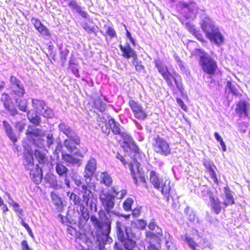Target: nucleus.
Returning a JSON list of instances; mask_svg holds the SVG:
<instances>
[{"mask_svg": "<svg viewBox=\"0 0 250 250\" xmlns=\"http://www.w3.org/2000/svg\"><path fill=\"white\" fill-rule=\"evenodd\" d=\"M201 28L210 41L217 45H220L224 41V38L219 29L214 25V21L208 17H202L200 22Z\"/></svg>", "mask_w": 250, "mask_h": 250, "instance_id": "nucleus-1", "label": "nucleus"}, {"mask_svg": "<svg viewBox=\"0 0 250 250\" xmlns=\"http://www.w3.org/2000/svg\"><path fill=\"white\" fill-rule=\"evenodd\" d=\"M25 159L23 162L26 168L30 171V176L36 184L40 183L42 179V170L37 165H34L32 153L28 151L24 152Z\"/></svg>", "mask_w": 250, "mask_h": 250, "instance_id": "nucleus-2", "label": "nucleus"}, {"mask_svg": "<svg viewBox=\"0 0 250 250\" xmlns=\"http://www.w3.org/2000/svg\"><path fill=\"white\" fill-rule=\"evenodd\" d=\"M115 196L109 193L102 192L100 194V198L104 207L107 218L109 217L111 219L119 220V214L111 210L114 206V199Z\"/></svg>", "mask_w": 250, "mask_h": 250, "instance_id": "nucleus-3", "label": "nucleus"}, {"mask_svg": "<svg viewBox=\"0 0 250 250\" xmlns=\"http://www.w3.org/2000/svg\"><path fill=\"white\" fill-rule=\"evenodd\" d=\"M155 66L158 71L162 75L164 79L166 81L167 84L170 88L174 91V86L172 83L171 78L174 80L175 85L180 92L182 91L183 87L180 82L178 81L173 76L170 75L167 70V66L160 61H155ZM174 92V91H173Z\"/></svg>", "mask_w": 250, "mask_h": 250, "instance_id": "nucleus-4", "label": "nucleus"}, {"mask_svg": "<svg viewBox=\"0 0 250 250\" xmlns=\"http://www.w3.org/2000/svg\"><path fill=\"white\" fill-rule=\"evenodd\" d=\"M200 63L203 70L208 74H214L217 67L216 62L204 51L200 55Z\"/></svg>", "mask_w": 250, "mask_h": 250, "instance_id": "nucleus-5", "label": "nucleus"}, {"mask_svg": "<svg viewBox=\"0 0 250 250\" xmlns=\"http://www.w3.org/2000/svg\"><path fill=\"white\" fill-rule=\"evenodd\" d=\"M154 150L157 153L167 156L170 153L171 149L169 144L164 139L156 137L153 144Z\"/></svg>", "mask_w": 250, "mask_h": 250, "instance_id": "nucleus-6", "label": "nucleus"}, {"mask_svg": "<svg viewBox=\"0 0 250 250\" xmlns=\"http://www.w3.org/2000/svg\"><path fill=\"white\" fill-rule=\"evenodd\" d=\"M41 133V130L35 126H28L26 132L29 139L33 141V143L38 147L42 148L44 147V141L39 137Z\"/></svg>", "mask_w": 250, "mask_h": 250, "instance_id": "nucleus-7", "label": "nucleus"}, {"mask_svg": "<svg viewBox=\"0 0 250 250\" xmlns=\"http://www.w3.org/2000/svg\"><path fill=\"white\" fill-rule=\"evenodd\" d=\"M128 104L136 118L144 120L147 117L146 109L139 103L130 100L128 102Z\"/></svg>", "mask_w": 250, "mask_h": 250, "instance_id": "nucleus-8", "label": "nucleus"}, {"mask_svg": "<svg viewBox=\"0 0 250 250\" xmlns=\"http://www.w3.org/2000/svg\"><path fill=\"white\" fill-rule=\"evenodd\" d=\"M90 219L95 228L101 230L105 234H107L109 233L111 229V222L113 220H115V219H111L109 217L107 218L106 214V219L104 222L100 221L96 217L93 216L91 217Z\"/></svg>", "mask_w": 250, "mask_h": 250, "instance_id": "nucleus-9", "label": "nucleus"}, {"mask_svg": "<svg viewBox=\"0 0 250 250\" xmlns=\"http://www.w3.org/2000/svg\"><path fill=\"white\" fill-rule=\"evenodd\" d=\"M140 164L137 161H134L133 163L129 164V169L131 171V176L134 180V182L136 185H138L137 177L139 178L140 182L146 183V178L144 174L142 172L140 168Z\"/></svg>", "mask_w": 250, "mask_h": 250, "instance_id": "nucleus-10", "label": "nucleus"}, {"mask_svg": "<svg viewBox=\"0 0 250 250\" xmlns=\"http://www.w3.org/2000/svg\"><path fill=\"white\" fill-rule=\"evenodd\" d=\"M10 88L15 96L22 97L25 93L23 85L15 77H10Z\"/></svg>", "mask_w": 250, "mask_h": 250, "instance_id": "nucleus-11", "label": "nucleus"}, {"mask_svg": "<svg viewBox=\"0 0 250 250\" xmlns=\"http://www.w3.org/2000/svg\"><path fill=\"white\" fill-rule=\"evenodd\" d=\"M96 169V161L95 159L90 158L85 166L83 176L85 179L86 183L88 182L86 181L87 179H90L94 174Z\"/></svg>", "mask_w": 250, "mask_h": 250, "instance_id": "nucleus-12", "label": "nucleus"}, {"mask_svg": "<svg viewBox=\"0 0 250 250\" xmlns=\"http://www.w3.org/2000/svg\"><path fill=\"white\" fill-rule=\"evenodd\" d=\"M79 190L83 194V201L86 204V206H89L91 209H92L94 203L90 200L91 197L93 196L91 190L85 185H82Z\"/></svg>", "mask_w": 250, "mask_h": 250, "instance_id": "nucleus-13", "label": "nucleus"}, {"mask_svg": "<svg viewBox=\"0 0 250 250\" xmlns=\"http://www.w3.org/2000/svg\"><path fill=\"white\" fill-rule=\"evenodd\" d=\"M235 111L242 117L250 118V104L244 102H240L237 104Z\"/></svg>", "mask_w": 250, "mask_h": 250, "instance_id": "nucleus-14", "label": "nucleus"}, {"mask_svg": "<svg viewBox=\"0 0 250 250\" xmlns=\"http://www.w3.org/2000/svg\"><path fill=\"white\" fill-rule=\"evenodd\" d=\"M1 101L3 103L5 108L9 112L12 116H15L18 114L17 109L14 107H10V104L11 103V99L8 94L3 93L1 96Z\"/></svg>", "mask_w": 250, "mask_h": 250, "instance_id": "nucleus-15", "label": "nucleus"}, {"mask_svg": "<svg viewBox=\"0 0 250 250\" xmlns=\"http://www.w3.org/2000/svg\"><path fill=\"white\" fill-rule=\"evenodd\" d=\"M173 185L171 184L170 179L164 177L163 183H162L159 189L161 190L162 193L166 197L167 200L169 199L171 195L170 191Z\"/></svg>", "mask_w": 250, "mask_h": 250, "instance_id": "nucleus-16", "label": "nucleus"}, {"mask_svg": "<svg viewBox=\"0 0 250 250\" xmlns=\"http://www.w3.org/2000/svg\"><path fill=\"white\" fill-rule=\"evenodd\" d=\"M120 48L122 51L123 54L122 55L126 59L132 58L133 59H137V54L135 51L132 49L130 45L128 44L125 45H120Z\"/></svg>", "mask_w": 250, "mask_h": 250, "instance_id": "nucleus-17", "label": "nucleus"}, {"mask_svg": "<svg viewBox=\"0 0 250 250\" xmlns=\"http://www.w3.org/2000/svg\"><path fill=\"white\" fill-rule=\"evenodd\" d=\"M164 178H161L159 175L154 171L151 170L149 173V181L154 187L159 189L162 183H163Z\"/></svg>", "mask_w": 250, "mask_h": 250, "instance_id": "nucleus-18", "label": "nucleus"}, {"mask_svg": "<svg viewBox=\"0 0 250 250\" xmlns=\"http://www.w3.org/2000/svg\"><path fill=\"white\" fill-rule=\"evenodd\" d=\"M75 138L78 140V141H75L74 138L72 137L65 140L63 143L64 146L70 152H72L76 149L75 145H79L80 143L79 137L76 134H75Z\"/></svg>", "mask_w": 250, "mask_h": 250, "instance_id": "nucleus-19", "label": "nucleus"}, {"mask_svg": "<svg viewBox=\"0 0 250 250\" xmlns=\"http://www.w3.org/2000/svg\"><path fill=\"white\" fill-rule=\"evenodd\" d=\"M60 131L67 136L68 138H73L75 141L78 140L75 138V132L67 125L64 123L60 124L58 126Z\"/></svg>", "mask_w": 250, "mask_h": 250, "instance_id": "nucleus-20", "label": "nucleus"}, {"mask_svg": "<svg viewBox=\"0 0 250 250\" xmlns=\"http://www.w3.org/2000/svg\"><path fill=\"white\" fill-rule=\"evenodd\" d=\"M62 156L63 160L67 164V166L70 165L80 166L81 165L82 162L80 159L74 157L68 153H62Z\"/></svg>", "mask_w": 250, "mask_h": 250, "instance_id": "nucleus-21", "label": "nucleus"}, {"mask_svg": "<svg viewBox=\"0 0 250 250\" xmlns=\"http://www.w3.org/2000/svg\"><path fill=\"white\" fill-rule=\"evenodd\" d=\"M209 201L211 209L216 214H219L221 210V202L219 199L214 197L212 194H210Z\"/></svg>", "mask_w": 250, "mask_h": 250, "instance_id": "nucleus-22", "label": "nucleus"}, {"mask_svg": "<svg viewBox=\"0 0 250 250\" xmlns=\"http://www.w3.org/2000/svg\"><path fill=\"white\" fill-rule=\"evenodd\" d=\"M225 193L224 201L223 203V206L226 208L229 205H232L234 203V200L232 195V192L228 187H225L224 188Z\"/></svg>", "mask_w": 250, "mask_h": 250, "instance_id": "nucleus-23", "label": "nucleus"}, {"mask_svg": "<svg viewBox=\"0 0 250 250\" xmlns=\"http://www.w3.org/2000/svg\"><path fill=\"white\" fill-rule=\"evenodd\" d=\"M3 127L9 139L14 143L17 140V137L13 131L11 125L6 121L2 122Z\"/></svg>", "mask_w": 250, "mask_h": 250, "instance_id": "nucleus-24", "label": "nucleus"}, {"mask_svg": "<svg viewBox=\"0 0 250 250\" xmlns=\"http://www.w3.org/2000/svg\"><path fill=\"white\" fill-rule=\"evenodd\" d=\"M146 241L148 242L149 244H153V243L158 245L160 244L161 241V237L154 233L149 231H147L146 232Z\"/></svg>", "mask_w": 250, "mask_h": 250, "instance_id": "nucleus-25", "label": "nucleus"}, {"mask_svg": "<svg viewBox=\"0 0 250 250\" xmlns=\"http://www.w3.org/2000/svg\"><path fill=\"white\" fill-rule=\"evenodd\" d=\"M186 27L190 33L194 35L198 40L202 42H205V40L203 39L202 35L200 33L199 31L195 28L193 25L188 23L186 24Z\"/></svg>", "mask_w": 250, "mask_h": 250, "instance_id": "nucleus-26", "label": "nucleus"}, {"mask_svg": "<svg viewBox=\"0 0 250 250\" xmlns=\"http://www.w3.org/2000/svg\"><path fill=\"white\" fill-rule=\"evenodd\" d=\"M14 100L17 107L20 110L23 112H27V101L26 99L20 97L17 98L15 96L14 97Z\"/></svg>", "mask_w": 250, "mask_h": 250, "instance_id": "nucleus-27", "label": "nucleus"}, {"mask_svg": "<svg viewBox=\"0 0 250 250\" xmlns=\"http://www.w3.org/2000/svg\"><path fill=\"white\" fill-rule=\"evenodd\" d=\"M119 135H120L123 138L125 143L127 144L128 146H129L128 143H132V149L135 152H138V147L135 144H134V143H133L132 139L129 135L126 133L122 132H121V133L119 134Z\"/></svg>", "mask_w": 250, "mask_h": 250, "instance_id": "nucleus-28", "label": "nucleus"}, {"mask_svg": "<svg viewBox=\"0 0 250 250\" xmlns=\"http://www.w3.org/2000/svg\"><path fill=\"white\" fill-rule=\"evenodd\" d=\"M32 104L34 108L36 110L38 113H40L42 110H43L46 106L44 102L42 100L37 99L32 100Z\"/></svg>", "mask_w": 250, "mask_h": 250, "instance_id": "nucleus-29", "label": "nucleus"}, {"mask_svg": "<svg viewBox=\"0 0 250 250\" xmlns=\"http://www.w3.org/2000/svg\"><path fill=\"white\" fill-rule=\"evenodd\" d=\"M100 182L105 186H109L112 184V179L108 173L104 172L100 175Z\"/></svg>", "mask_w": 250, "mask_h": 250, "instance_id": "nucleus-30", "label": "nucleus"}, {"mask_svg": "<svg viewBox=\"0 0 250 250\" xmlns=\"http://www.w3.org/2000/svg\"><path fill=\"white\" fill-rule=\"evenodd\" d=\"M108 125L114 134H119L121 133V131L120 128V125L119 123L116 122L114 119H111L109 120L108 121Z\"/></svg>", "mask_w": 250, "mask_h": 250, "instance_id": "nucleus-31", "label": "nucleus"}, {"mask_svg": "<svg viewBox=\"0 0 250 250\" xmlns=\"http://www.w3.org/2000/svg\"><path fill=\"white\" fill-rule=\"evenodd\" d=\"M165 239L167 250H177L175 245L171 241L172 238L169 233H165Z\"/></svg>", "mask_w": 250, "mask_h": 250, "instance_id": "nucleus-32", "label": "nucleus"}, {"mask_svg": "<svg viewBox=\"0 0 250 250\" xmlns=\"http://www.w3.org/2000/svg\"><path fill=\"white\" fill-rule=\"evenodd\" d=\"M27 117L30 121L35 125H38L40 122V118L32 110L27 112Z\"/></svg>", "mask_w": 250, "mask_h": 250, "instance_id": "nucleus-33", "label": "nucleus"}, {"mask_svg": "<svg viewBox=\"0 0 250 250\" xmlns=\"http://www.w3.org/2000/svg\"><path fill=\"white\" fill-rule=\"evenodd\" d=\"M9 204L11 205L13 207L14 210L17 213L18 217L21 219V217L24 215L23 210L22 208H21L20 205L14 202L13 200L11 201V202L9 203Z\"/></svg>", "mask_w": 250, "mask_h": 250, "instance_id": "nucleus-34", "label": "nucleus"}, {"mask_svg": "<svg viewBox=\"0 0 250 250\" xmlns=\"http://www.w3.org/2000/svg\"><path fill=\"white\" fill-rule=\"evenodd\" d=\"M181 239L183 241L186 242L192 250H198L197 249L198 247L197 244L191 238L187 235H185L182 236Z\"/></svg>", "mask_w": 250, "mask_h": 250, "instance_id": "nucleus-35", "label": "nucleus"}, {"mask_svg": "<svg viewBox=\"0 0 250 250\" xmlns=\"http://www.w3.org/2000/svg\"><path fill=\"white\" fill-rule=\"evenodd\" d=\"M94 105L100 111L103 112L106 109V104L105 103L102 102L100 98H96L94 100L93 103Z\"/></svg>", "mask_w": 250, "mask_h": 250, "instance_id": "nucleus-36", "label": "nucleus"}, {"mask_svg": "<svg viewBox=\"0 0 250 250\" xmlns=\"http://www.w3.org/2000/svg\"><path fill=\"white\" fill-rule=\"evenodd\" d=\"M56 171L60 176H63L67 172L68 169L65 166L61 163H57L56 166Z\"/></svg>", "mask_w": 250, "mask_h": 250, "instance_id": "nucleus-37", "label": "nucleus"}, {"mask_svg": "<svg viewBox=\"0 0 250 250\" xmlns=\"http://www.w3.org/2000/svg\"><path fill=\"white\" fill-rule=\"evenodd\" d=\"M111 192L114 194V196H115V197H117L118 199H123L127 193L125 189H122L118 191L114 187L111 188Z\"/></svg>", "mask_w": 250, "mask_h": 250, "instance_id": "nucleus-38", "label": "nucleus"}, {"mask_svg": "<svg viewBox=\"0 0 250 250\" xmlns=\"http://www.w3.org/2000/svg\"><path fill=\"white\" fill-rule=\"evenodd\" d=\"M183 5L185 8H188L189 11H190L192 14L193 16H189L191 17H194L197 13V7L195 3L194 2H190L189 4L184 3L183 4Z\"/></svg>", "mask_w": 250, "mask_h": 250, "instance_id": "nucleus-39", "label": "nucleus"}, {"mask_svg": "<svg viewBox=\"0 0 250 250\" xmlns=\"http://www.w3.org/2000/svg\"><path fill=\"white\" fill-rule=\"evenodd\" d=\"M49 181L50 186L55 189H59L62 187L61 183L58 182L56 177L54 175H52L50 177Z\"/></svg>", "mask_w": 250, "mask_h": 250, "instance_id": "nucleus-40", "label": "nucleus"}, {"mask_svg": "<svg viewBox=\"0 0 250 250\" xmlns=\"http://www.w3.org/2000/svg\"><path fill=\"white\" fill-rule=\"evenodd\" d=\"M67 195L69 197L70 200H71L75 205L80 206L82 205L81 204V200L78 195L73 192H68L67 193Z\"/></svg>", "mask_w": 250, "mask_h": 250, "instance_id": "nucleus-41", "label": "nucleus"}, {"mask_svg": "<svg viewBox=\"0 0 250 250\" xmlns=\"http://www.w3.org/2000/svg\"><path fill=\"white\" fill-rule=\"evenodd\" d=\"M35 156L40 163H44L46 161V157L44 153L38 150H35Z\"/></svg>", "mask_w": 250, "mask_h": 250, "instance_id": "nucleus-42", "label": "nucleus"}, {"mask_svg": "<svg viewBox=\"0 0 250 250\" xmlns=\"http://www.w3.org/2000/svg\"><path fill=\"white\" fill-rule=\"evenodd\" d=\"M51 197L52 200L55 206H56L58 208H60L62 207V200L57 194L54 192H52L51 194Z\"/></svg>", "mask_w": 250, "mask_h": 250, "instance_id": "nucleus-43", "label": "nucleus"}, {"mask_svg": "<svg viewBox=\"0 0 250 250\" xmlns=\"http://www.w3.org/2000/svg\"><path fill=\"white\" fill-rule=\"evenodd\" d=\"M80 212L81 216L84 220H87L89 218V212L87 209L85 208L83 205H81L80 207Z\"/></svg>", "mask_w": 250, "mask_h": 250, "instance_id": "nucleus-44", "label": "nucleus"}, {"mask_svg": "<svg viewBox=\"0 0 250 250\" xmlns=\"http://www.w3.org/2000/svg\"><path fill=\"white\" fill-rule=\"evenodd\" d=\"M185 212L187 214L188 219L192 222H195L197 219L195 214L193 211L190 210L188 208H187L185 210Z\"/></svg>", "mask_w": 250, "mask_h": 250, "instance_id": "nucleus-45", "label": "nucleus"}, {"mask_svg": "<svg viewBox=\"0 0 250 250\" xmlns=\"http://www.w3.org/2000/svg\"><path fill=\"white\" fill-rule=\"evenodd\" d=\"M40 114L45 118H51L53 116L52 110L47 106H45L43 110H42Z\"/></svg>", "mask_w": 250, "mask_h": 250, "instance_id": "nucleus-46", "label": "nucleus"}, {"mask_svg": "<svg viewBox=\"0 0 250 250\" xmlns=\"http://www.w3.org/2000/svg\"><path fill=\"white\" fill-rule=\"evenodd\" d=\"M133 203V200L132 198H127L123 203V208L126 211L131 209V207Z\"/></svg>", "mask_w": 250, "mask_h": 250, "instance_id": "nucleus-47", "label": "nucleus"}, {"mask_svg": "<svg viewBox=\"0 0 250 250\" xmlns=\"http://www.w3.org/2000/svg\"><path fill=\"white\" fill-rule=\"evenodd\" d=\"M82 26L83 29L86 31L88 33H95L96 29L94 27H91L88 25L87 23H83L82 24Z\"/></svg>", "mask_w": 250, "mask_h": 250, "instance_id": "nucleus-48", "label": "nucleus"}, {"mask_svg": "<svg viewBox=\"0 0 250 250\" xmlns=\"http://www.w3.org/2000/svg\"><path fill=\"white\" fill-rule=\"evenodd\" d=\"M40 33L44 35H48L49 34L48 29L42 24L36 29Z\"/></svg>", "mask_w": 250, "mask_h": 250, "instance_id": "nucleus-49", "label": "nucleus"}, {"mask_svg": "<svg viewBox=\"0 0 250 250\" xmlns=\"http://www.w3.org/2000/svg\"><path fill=\"white\" fill-rule=\"evenodd\" d=\"M136 226L140 229H144L146 225V222L143 220H138L135 223Z\"/></svg>", "mask_w": 250, "mask_h": 250, "instance_id": "nucleus-50", "label": "nucleus"}, {"mask_svg": "<svg viewBox=\"0 0 250 250\" xmlns=\"http://www.w3.org/2000/svg\"><path fill=\"white\" fill-rule=\"evenodd\" d=\"M54 139L53 134H49L46 136V145L48 147H50L53 144Z\"/></svg>", "mask_w": 250, "mask_h": 250, "instance_id": "nucleus-51", "label": "nucleus"}, {"mask_svg": "<svg viewBox=\"0 0 250 250\" xmlns=\"http://www.w3.org/2000/svg\"><path fill=\"white\" fill-rule=\"evenodd\" d=\"M132 64L135 67L137 71H141L143 69L142 65L137 61V59H133L132 60Z\"/></svg>", "mask_w": 250, "mask_h": 250, "instance_id": "nucleus-52", "label": "nucleus"}, {"mask_svg": "<svg viewBox=\"0 0 250 250\" xmlns=\"http://www.w3.org/2000/svg\"><path fill=\"white\" fill-rule=\"evenodd\" d=\"M72 178L73 180L74 181L75 184L78 187H79V188H81V187L83 185H82V182H81L80 177L78 176V175H73L72 177Z\"/></svg>", "mask_w": 250, "mask_h": 250, "instance_id": "nucleus-53", "label": "nucleus"}, {"mask_svg": "<svg viewBox=\"0 0 250 250\" xmlns=\"http://www.w3.org/2000/svg\"><path fill=\"white\" fill-rule=\"evenodd\" d=\"M21 224H22V225L27 230L29 234L31 236L33 237V235L32 230L29 227L28 225L24 222V221L22 219V217H21Z\"/></svg>", "mask_w": 250, "mask_h": 250, "instance_id": "nucleus-54", "label": "nucleus"}, {"mask_svg": "<svg viewBox=\"0 0 250 250\" xmlns=\"http://www.w3.org/2000/svg\"><path fill=\"white\" fill-rule=\"evenodd\" d=\"M106 29V33L110 36L111 37H113L115 36L116 35V32L114 30L113 28H112L111 27H105Z\"/></svg>", "mask_w": 250, "mask_h": 250, "instance_id": "nucleus-55", "label": "nucleus"}, {"mask_svg": "<svg viewBox=\"0 0 250 250\" xmlns=\"http://www.w3.org/2000/svg\"><path fill=\"white\" fill-rule=\"evenodd\" d=\"M25 124L22 122H18L16 125V128L19 130L20 132H21L24 129Z\"/></svg>", "mask_w": 250, "mask_h": 250, "instance_id": "nucleus-56", "label": "nucleus"}, {"mask_svg": "<svg viewBox=\"0 0 250 250\" xmlns=\"http://www.w3.org/2000/svg\"><path fill=\"white\" fill-rule=\"evenodd\" d=\"M68 5L69 6L72 8L73 9H74V10H75L76 11L77 10H78L79 9V7H80V6H79L76 2L74 0H72V1H70L69 3H68Z\"/></svg>", "mask_w": 250, "mask_h": 250, "instance_id": "nucleus-57", "label": "nucleus"}, {"mask_svg": "<svg viewBox=\"0 0 250 250\" xmlns=\"http://www.w3.org/2000/svg\"><path fill=\"white\" fill-rule=\"evenodd\" d=\"M176 102L182 109L185 111H187V107L181 99L180 98H176Z\"/></svg>", "mask_w": 250, "mask_h": 250, "instance_id": "nucleus-58", "label": "nucleus"}, {"mask_svg": "<svg viewBox=\"0 0 250 250\" xmlns=\"http://www.w3.org/2000/svg\"><path fill=\"white\" fill-rule=\"evenodd\" d=\"M31 22L34 24L35 27L37 29L42 24L40 21L36 19L32 18L31 19Z\"/></svg>", "mask_w": 250, "mask_h": 250, "instance_id": "nucleus-59", "label": "nucleus"}, {"mask_svg": "<svg viewBox=\"0 0 250 250\" xmlns=\"http://www.w3.org/2000/svg\"><path fill=\"white\" fill-rule=\"evenodd\" d=\"M21 247L22 250H31L26 240H24L21 242Z\"/></svg>", "mask_w": 250, "mask_h": 250, "instance_id": "nucleus-60", "label": "nucleus"}, {"mask_svg": "<svg viewBox=\"0 0 250 250\" xmlns=\"http://www.w3.org/2000/svg\"><path fill=\"white\" fill-rule=\"evenodd\" d=\"M76 12H78L82 17L83 18L87 17V13L83 11L80 6L79 7V9L76 10Z\"/></svg>", "mask_w": 250, "mask_h": 250, "instance_id": "nucleus-61", "label": "nucleus"}, {"mask_svg": "<svg viewBox=\"0 0 250 250\" xmlns=\"http://www.w3.org/2000/svg\"><path fill=\"white\" fill-rule=\"evenodd\" d=\"M208 172H209L210 176H211V177L212 179H214L216 180H217V178H216L215 172H214V170L213 169V168L211 167H210L208 169Z\"/></svg>", "mask_w": 250, "mask_h": 250, "instance_id": "nucleus-62", "label": "nucleus"}, {"mask_svg": "<svg viewBox=\"0 0 250 250\" xmlns=\"http://www.w3.org/2000/svg\"><path fill=\"white\" fill-rule=\"evenodd\" d=\"M72 72L77 77H79V71L78 68L74 66H70Z\"/></svg>", "mask_w": 250, "mask_h": 250, "instance_id": "nucleus-63", "label": "nucleus"}, {"mask_svg": "<svg viewBox=\"0 0 250 250\" xmlns=\"http://www.w3.org/2000/svg\"><path fill=\"white\" fill-rule=\"evenodd\" d=\"M147 250H160L158 247H156L154 244H149L147 247Z\"/></svg>", "mask_w": 250, "mask_h": 250, "instance_id": "nucleus-64", "label": "nucleus"}]
</instances>
